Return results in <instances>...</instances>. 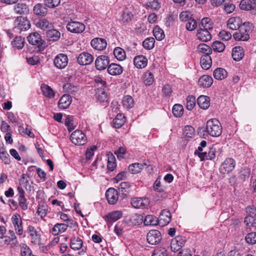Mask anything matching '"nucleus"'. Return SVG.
Masks as SVG:
<instances>
[{"instance_id":"13","label":"nucleus","mask_w":256,"mask_h":256,"mask_svg":"<svg viewBox=\"0 0 256 256\" xmlns=\"http://www.w3.org/2000/svg\"><path fill=\"white\" fill-rule=\"evenodd\" d=\"M150 202L146 198H134L131 200L132 206L137 208H144L148 206Z\"/></svg>"},{"instance_id":"10","label":"nucleus","mask_w":256,"mask_h":256,"mask_svg":"<svg viewBox=\"0 0 256 256\" xmlns=\"http://www.w3.org/2000/svg\"><path fill=\"white\" fill-rule=\"evenodd\" d=\"M186 239L182 236H176L170 243L171 250L174 252H178L185 244Z\"/></svg>"},{"instance_id":"38","label":"nucleus","mask_w":256,"mask_h":256,"mask_svg":"<svg viewBox=\"0 0 256 256\" xmlns=\"http://www.w3.org/2000/svg\"><path fill=\"white\" fill-rule=\"evenodd\" d=\"M214 77L218 80H222L225 78L227 76V72L222 68H217L213 72Z\"/></svg>"},{"instance_id":"59","label":"nucleus","mask_w":256,"mask_h":256,"mask_svg":"<svg viewBox=\"0 0 256 256\" xmlns=\"http://www.w3.org/2000/svg\"><path fill=\"white\" fill-rule=\"evenodd\" d=\"M197 27V22L196 20L192 18L189 19L186 25V29L188 31H192Z\"/></svg>"},{"instance_id":"17","label":"nucleus","mask_w":256,"mask_h":256,"mask_svg":"<svg viewBox=\"0 0 256 256\" xmlns=\"http://www.w3.org/2000/svg\"><path fill=\"white\" fill-rule=\"evenodd\" d=\"M216 150L214 147L210 148L208 152H199L198 156L201 161L204 160H212L216 158Z\"/></svg>"},{"instance_id":"25","label":"nucleus","mask_w":256,"mask_h":256,"mask_svg":"<svg viewBox=\"0 0 256 256\" xmlns=\"http://www.w3.org/2000/svg\"><path fill=\"white\" fill-rule=\"evenodd\" d=\"M148 64V60L146 57L142 55L136 56L134 60V64L138 68H145Z\"/></svg>"},{"instance_id":"34","label":"nucleus","mask_w":256,"mask_h":256,"mask_svg":"<svg viewBox=\"0 0 256 256\" xmlns=\"http://www.w3.org/2000/svg\"><path fill=\"white\" fill-rule=\"evenodd\" d=\"M46 36L50 41H57L60 38V33L55 29H51L47 31Z\"/></svg>"},{"instance_id":"11","label":"nucleus","mask_w":256,"mask_h":256,"mask_svg":"<svg viewBox=\"0 0 256 256\" xmlns=\"http://www.w3.org/2000/svg\"><path fill=\"white\" fill-rule=\"evenodd\" d=\"M106 196L110 204H114L118 202V190L113 188H109L106 192Z\"/></svg>"},{"instance_id":"46","label":"nucleus","mask_w":256,"mask_h":256,"mask_svg":"<svg viewBox=\"0 0 256 256\" xmlns=\"http://www.w3.org/2000/svg\"><path fill=\"white\" fill-rule=\"evenodd\" d=\"M114 54L118 60H123L126 58V53L123 49L120 47L116 48L114 50Z\"/></svg>"},{"instance_id":"14","label":"nucleus","mask_w":256,"mask_h":256,"mask_svg":"<svg viewBox=\"0 0 256 256\" xmlns=\"http://www.w3.org/2000/svg\"><path fill=\"white\" fill-rule=\"evenodd\" d=\"M172 219V215L170 210H163L159 216L158 224L162 226H164L168 224Z\"/></svg>"},{"instance_id":"58","label":"nucleus","mask_w":256,"mask_h":256,"mask_svg":"<svg viewBox=\"0 0 256 256\" xmlns=\"http://www.w3.org/2000/svg\"><path fill=\"white\" fill-rule=\"evenodd\" d=\"M48 206L46 204H39L36 212L42 218H44L47 214Z\"/></svg>"},{"instance_id":"31","label":"nucleus","mask_w":256,"mask_h":256,"mask_svg":"<svg viewBox=\"0 0 256 256\" xmlns=\"http://www.w3.org/2000/svg\"><path fill=\"white\" fill-rule=\"evenodd\" d=\"M33 12L34 14L38 16H44L46 14L48 9L42 4H37L34 6Z\"/></svg>"},{"instance_id":"8","label":"nucleus","mask_w":256,"mask_h":256,"mask_svg":"<svg viewBox=\"0 0 256 256\" xmlns=\"http://www.w3.org/2000/svg\"><path fill=\"white\" fill-rule=\"evenodd\" d=\"M54 66L59 69L65 68L68 64V58L64 54H58L54 60Z\"/></svg>"},{"instance_id":"24","label":"nucleus","mask_w":256,"mask_h":256,"mask_svg":"<svg viewBox=\"0 0 256 256\" xmlns=\"http://www.w3.org/2000/svg\"><path fill=\"white\" fill-rule=\"evenodd\" d=\"M20 218V215H14L12 216V224L15 228L16 232L18 235H22L23 231L22 228V220Z\"/></svg>"},{"instance_id":"54","label":"nucleus","mask_w":256,"mask_h":256,"mask_svg":"<svg viewBox=\"0 0 256 256\" xmlns=\"http://www.w3.org/2000/svg\"><path fill=\"white\" fill-rule=\"evenodd\" d=\"M12 44L18 49L22 48L24 46V39L21 36H16L12 41Z\"/></svg>"},{"instance_id":"1","label":"nucleus","mask_w":256,"mask_h":256,"mask_svg":"<svg viewBox=\"0 0 256 256\" xmlns=\"http://www.w3.org/2000/svg\"><path fill=\"white\" fill-rule=\"evenodd\" d=\"M252 24L245 22L241 25L238 31L233 34L234 38L237 40L246 41L250 38V32L252 30Z\"/></svg>"},{"instance_id":"9","label":"nucleus","mask_w":256,"mask_h":256,"mask_svg":"<svg viewBox=\"0 0 256 256\" xmlns=\"http://www.w3.org/2000/svg\"><path fill=\"white\" fill-rule=\"evenodd\" d=\"M122 216V212L120 210H115L108 213L104 218L108 226H110L112 222H115L120 218Z\"/></svg>"},{"instance_id":"51","label":"nucleus","mask_w":256,"mask_h":256,"mask_svg":"<svg viewBox=\"0 0 256 256\" xmlns=\"http://www.w3.org/2000/svg\"><path fill=\"white\" fill-rule=\"evenodd\" d=\"M155 40L153 38H148L142 42L143 46L147 50L152 49L154 46Z\"/></svg>"},{"instance_id":"62","label":"nucleus","mask_w":256,"mask_h":256,"mask_svg":"<svg viewBox=\"0 0 256 256\" xmlns=\"http://www.w3.org/2000/svg\"><path fill=\"white\" fill-rule=\"evenodd\" d=\"M250 170L247 167L242 168L240 170V178L243 180L248 179L250 176Z\"/></svg>"},{"instance_id":"43","label":"nucleus","mask_w":256,"mask_h":256,"mask_svg":"<svg viewBox=\"0 0 256 256\" xmlns=\"http://www.w3.org/2000/svg\"><path fill=\"white\" fill-rule=\"evenodd\" d=\"M64 90L72 94H75L79 90V88L70 83H66L63 86Z\"/></svg>"},{"instance_id":"35","label":"nucleus","mask_w":256,"mask_h":256,"mask_svg":"<svg viewBox=\"0 0 256 256\" xmlns=\"http://www.w3.org/2000/svg\"><path fill=\"white\" fill-rule=\"evenodd\" d=\"M200 64L204 70H208L212 65V58L208 54H204L200 58Z\"/></svg>"},{"instance_id":"28","label":"nucleus","mask_w":256,"mask_h":256,"mask_svg":"<svg viewBox=\"0 0 256 256\" xmlns=\"http://www.w3.org/2000/svg\"><path fill=\"white\" fill-rule=\"evenodd\" d=\"M198 106L203 110L207 109L210 105V98L208 96L202 95L197 99Z\"/></svg>"},{"instance_id":"47","label":"nucleus","mask_w":256,"mask_h":256,"mask_svg":"<svg viewBox=\"0 0 256 256\" xmlns=\"http://www.w3.org/2000/svg\"><path fill=\"white\" fill-rule=\"evenodd\" d=\"M195 130L194 128L190 126H186L184 127L182 135L186 138H192L194 136Z\"/></svg>"},{"instance_id":"64","label":"nucleus","mask_w":256,"mask_h":256,"mask_svg":"<svg viewBox=\"0 0 256 256\" xmlns=\"http://www.w3.org/2000/svg\"><path fill=\"white\" fill-rule=\"evenodd\" d=\"M152 256H168L167 250L164 248L156 249Z\"/></svg>"},{"instance_id":"7","label":"nucleus","mask_w":256,"mask_h":256,"mask_svg":"<svg viewBox=\"0 0 256 256\" xmlns=\"http://www.w3.org/2000/svg\"><path fill=\"white\" fill-rule=\"evenodd\" d=\"M147 241L150 244H156L162 240L160 232L158 230H150L147 234Z\"/></svg>"},{"instance_id":"29","label":"nucleus","mask_w":256,"mask_h":256,"mask_svg":"<svg viewBox=\"0 0 256 256\" xmlns=\"http://www.w3.org/2000/svg\"><path fill=\"white\" fill-rule=\"evenodd\" d=\"M27 232L30 234L32 242L36 244L40 242V234L33 226H29L28 227Z\"/></svg>"},{"instance_id":"55","label":"nucleus","mask_w":256,"mask_h":256,"mask_svg":"<svg viewBox=\"0 0 256 256\" xmlns=\"http://www.w3.org/2000/svg\"><path fill=\"white\" fill-rule=\"evenodd\" d=\"M161 6L160 3L156 0L147 2L146 5V9L151 8L154 10H158Z\"/></svg>"},{"instance_id":"36","label":"nucleus","mask_w":256,"mask_h":256,"mask_svg":"<svg viewBox=\"0 0 256 256\" xmlns=\"http://www.w3.org/2000/svg\"><path fill=\"white\" fill-rule=\"evenodd\" d=\"M41 90L43 95L46 97L52 98L54 96L55 94L53 90L48 85L46 84H42Z\"/></svg>"},{"instance_id":"40","label":"nucleus","mask_w":256,"mask_h":256,"mask_svg":"<svg viewBox=\"0 0 256 256\" xmlns=\"http://www.w3.org/2000/svg\"><path fill=\"white\" fill-rule=\"evenodd\" d=\"M14 10L18 14H24L28 12V8L25 4L18 3L14 6Z\"/></svg>"},{"instance_id":"16","label":"nucleus","mask_w":256,"mask_h":256,"mask_svg":"<svg viewBox=\"0 0 256 256\" xmlns=\"http://www.w3.org/2000/svg\"><path fill=\"white\" fill-rule=\"evenodd\" d=\"M91 46L95 50H102L105 49L107 46V43L104 39L96 38L91 41Z\"/></svg>"},{"instance_id":"39","label":"nucleus","mask_w":256,"mask_h":256,"mask_svg":"<svg viewBox=\"0 0 256 256\" xmlns=\"http://www.w3.org/2000/svg\"><path fill=\"white\" fill-rule=\"evenodd\" d=\"M68 226L65 224H56L52 228V234L54 236H56L64 232L66 230Z\"/></svg>"},{"instance_id":"3","label":"nucleus","mask_w":256,"mask_h":256,"mask_svg":"<svg viewBox=\"0 0 256 256\" xmlns=\"http://www.w3.org/2000/svg\"><path fill=\"white\" fill-rule=\"evenodd\" d=\"M30 26V22L24 17L20 16L17 17L14 22V30L18 32L28 30Z\"/></svg>"},{"instance_id":"30","label":"nucleus","mask_w":256,"mask_h":256,"mask_svg":"<svg viewBox=\"0 0 256 256\" xmlns=\"http://www.w3.org/2000/svg\"><path fill=\"white\" fill-rule=\"evenodd\" d=\"M212 82V78L208 75L202 76L200 78L198 81V84L204 88H208L210 86Z\"/></svg>"},{"instance_id":"12","label":"nucleus","mask_w":256,"mask_h":256,"mask_svg":"<svg viewBox=\"0 0 256 256\" xmlns=\"http://www.w3.org/2000/svg\"><path fill=\"white\" fill-rule=\"evenodd\" d=\"M110 60L107 56L102 55L98 56L95 60V66L98 70H103L108 66Z\"/></svg>"},{"instance_id":"26","label":"nucleus","mask_w":256,"mask_h":256,"mask_svg":"<svg viewBox=\"0 0 256 256\" xmlns=\"http://www.w3.org/2000/svg\"><path fill=\"white\" fill-rule=\"evenodd\" d=\"M28 42L32 45L40 46L42 44V40L38 32H34L27 37Z\"/></svg>"},{"instance_id":"45","label":"nucleus","mask_w":256,"mask_h":256,"mask_svg":"<svg viewBox=\"0 0 256 256\" xmlns=\"http://www.w3.org/2000/svg\"><path fill=\"white\" fill-rule=\"evenodd\" d=\"M144 222L146 226H156L158 224V220L157 218L154 217L152 215H147L144 218Z\"/></svg>"},{"instance_id":"20","label":"nucleus","mask_w":256,"mask_h":256,"mask_svg":"<svg viewBox=\"0 0 256 256\" xmlns=\"http://www.w3.org/2000/svg\"><path fill=\"white\" fill-rule=\"evenodd\" d=\"M107 70L110 74L112 76H117L122 74L123 68L120 64L115 63H112L108 66Z\"/></svg>"},{"instance_id":"60","label":"nucleus","mask_w":256,"mask_h":256,"mask_svg":"<svg viewBox=\"0 0 256 256\" xmlns=\"http://www.w3.org/2000/svg\"><path fill=\"white\" fill-rule=\"evenodd\" d=\"M180 19L182 22H187L192 18V14L189 11H183L180 14Z\"/></svg>"},{"instance_id":"52","label":"nucleus","mask_w":256,"mask_h":256,"mask_svg":"<svg viewBox=\"0 0 256 256\" xmlns=\"http://www.w3.org/2000/svg\"><path fill=\"white\" fill-rule=\"evenodd\" d=\"M144 81L146 85H151L154 81L153 74L149 71L146 72L144 76Z\"/></svg>"},{"instance_id":"19","label":"nucleus","mask_w":256,"mask_h":256,"mask_svg":"<svg viewBox=\"0 0 256 256\" xmlns=\"http://www.w3.org/2000/svg\"><path fill=\"white\" fill-rule=\"evenodd\" d=\"M240 8L244 10H254L256 8V0H242Z\"/></svg>"},{"instance_id":"2","label":"nucleus","mask_w":256,"mask_h":256,"mask_svg":"<svg viewBox=\"0 0 256 256\" xmlns=\"http://www.w3.org/2000/svg\"><path fill=\"white\" fill-rule=\"evenodd\" d=\"M206 132L212 136H220L222 132V126L220 122L215 118L208 120L206 122Z\"/></svg>"},{"instance_id":"18","label":"nucleus","mask_w":256,"mask_h":256,"mask_svg":"<svg viewBox=\"0 0 256 256\" xmlns=\"http://www.w3.org/2000/svg\"><path fill=\"white\" fill-rule=\"evenodd\" d=\"M242 24V20L238 16L232 17L227 22L228 26L232 30L238 29Z\"/></svg>"},{"instance_id":"53","label":"nucleus","mask_w":256,"mask_h":256,"mask_svg":"<svg viewBox=\"0 0 256 256\" xmlns=\"http://www.w3.org/2000/svg\"><path fill=\"white\" fill-rule=\"evenodd\" d=\"M245 240L249 244H256V232H252L248 234L245 236Z\"/></svg>"},{"instance_id":"15","label":"nucleus","mask_w":256,"mask_h":256,"mask_svg":"<svg viewBox=\"0 0 256 256\" xmlns=\"http://www.w3.org/2000/svg\"><path fill=\"white\" fill-rule=\"evenodd\" d=\"M94 60L93 56L88 52H82L77 58L78 63L82 66L90 64Z\"/></svg>"},{"instance_id":"27","label":"nucleus","mask_w":256,"mask_h":256,"mask_svg":"<svg viewBox=\"0 0 256 256\" xmlns=\"http://www.w3.org/2000/svg\"><path fill=\"white\" fill-rule=\"evenodd\" d=\"M9 236H6L4 238V242L7 244L10 245L12 247L16 246L18 244V240L14 232L12 230H9Z\"/></svg>"},{"instance_id":"61","label":"nucleus","mask_w":256,"mask_h":256,"mask_svg":"<svg viewBox=\"0 0 256 256\" xmlns=\"http://www.w3.org/2000/svg\"><path fill=\"white\" fill-rule=\"evenodd\" d=\"M201 26L203 28L212 30V28L211 20L208 18H204L202 20Z\"/></svg>"},{"instance_id":"50","label":"nucleus","mask_w":256,"mask_h":256,"mask_svg":"<svg viewBox=\"0 0 256 256\" xmlns=\"http://www.w3.org/2000/svg\"><path fill=\"white\" fill-rule=\"evenodd\" d=\"M196 104V98L194 96L190 95L187 97L186 107L188 110H192L195 106Z\"/></svg>"},{"instance_id":"63","label":"nucleus","mask_w":256,"mask_h":256,"mask_svg":"<svg viewBox=\"0 0 256 256\" xmlns=\"http://www.w3.org/2000/svg\"><path fill=\"white\" fill-rule=\"evenodd\" d=\"M44 2L46 6L54 8L60 4V0H44Z\"/></svg>"},{"instance_id":"57","label":"nucleus","mask_w":256,"mask_h":256,"mask_svg":"<svg viewBox=\"0 0 256 256\" xmlns=\"http://www.w3.org/2000/svg\"><path fill=\"white\" fill-rule=\"evenodd\" d=\"M212 47L214 52H220L224 50L225 46L221 42L216 41L213 42Z\"/></svg>"},{"instance_id":"22","label":"nucleus","mask_w":256,"mask_h":256,"mask_svg":"<svg viewBox=\"0 0 256 256\" xmlns=\"http://www.w3.org/2000/svg\"><path fill=\"white\" fill-rule=\"evenodd\" d=\"M72 102L71 97L69 94H64L58 101V106L60 109L64 110L68 108Z\"/></svg>"},{"instance_id":"6","label":"nucleus","mask_w":256,"mask_h":256,"mask_svg":"<svg viewBox=\"0 0 256 256\" xmlns=\"http://www.w3.org/2000/svg\"><path fill=\"white\" fill-rule=\"evenodd\" d=\"M66 28L68 31L76 34L82 33L85 30V26L84 24L72 20L67 24Z\"/></svg>"},{"instance_id":"37","label":"nucleus","mask_w":256,"mask_h":256,"mask_svg":"<svg viewBox=\"0 0 256 256\" xmlns=\"http://www.w3.org/2000/svg\"><path fill=\"white\" fill-rule=\"evenodd\" d=\"M97 100L100 102H104L108 101V95L104 88H98L96 93Z\"/></svg>"},{"instance_id":"41","label":"nucleus","mask_w":256,"mask_h":256,"mask_svg":"<svg viewBox=\"0 0 256 256\" xmlns=\"http://www.w3.org/2000/svg\"><path fill=\"white\" fill-rule=\"evenodd\" d=\"M122 102L124 108L127 110L134 107V104L132 98L128 95L126 96L123 98Z\"/></svg>"},{"instance_id":"5","label":"nucleus","mask_w":256,"mask_h":256,"mask_svg":"<svg viewBox=\"0 0 256 256\" xmlns=\"http://www.w3.org/2000/svg\"><path fill=\"white\" fill-rule=\"evenodd\" d=\"M235 166V160L232 158H227L220 164V172L222 174H228L234 169Z\"/></svg>"},{"instance_id":"21","label":"nucleus","mask_w":256,"mask_h":256,"mask_svg":"<svg viewBox=\"0 0 256 256\" xmlns=\"http://www.w3.org/2000/svg\"><path fill=\"white\" fill-rule=\"evenodd\" d=\"M34 24L37 28L42 30H46L52 27V22H50L47 19L44 18L36 20Z\"/></svg>"},{"instance_id":"32","label":"nucleus","mask_w":256,"mask_h":256,"mask_svg":"<svg viewBox=\"0 0 256 256\" xmlns=\"http://www.w3.org/2000/svg\"><path fill=\"white\" fill-rule=\"evenodd\" d=\"M244 56L243 48L240 46H236L232 49V56L236 61H239Z\"/></svg>"},{"instance_id":"44","label":"nucleus","mask_w":256,"mask_h":256,"mask_svg":"<svg viewBox=\"0 0 256 256\" xmlns=\"http://www.w3.org/2000/svg\"><path fill=\"white\" fill-rule=\"evenodd\" d=\"M82 240L79 238H73L70 240V248L74 250H80L82 246Z\"/></svg>"},{"instance_id":"42","label":"nucleus","mask_w":256,"mask_h":256,"mask_svg":"<svg viewBox=\"0 0 256 256\" xmlns=\"http://www.w3.org/2000/svg\"><path fill=\"white\" fill-rule=\"evenodd\" d=\"M146 164H140L138 162L131 164L128 166V170L132 174H136L140 172L143 169Z\"/></svg>"},{"instance_id":"4","label":"nucleus","mask_w":256,"mask_h":256,"mask_svg":"<svg viewBox=\"0 0 256 256\" xmlns=\"http://www.w3.org/2000/svg\"><path fill=\"white\" fill-rule=\"evenodd\" d=\"M72 142L76 145H84L86 142L87 139L86 135L81 130L74 131L70 136Z\"/></svg>"},{"instance_id":"56","label":"nucleus","mask_w":256,"mask_h":256,"mask_svg":"<svg viewBox=\"0 0 256 256\" xmlns=\"http://www.w3.org/2000/svg\"><path fill=\"white\" fill-rule=\"evenodd\" d=\"M65 124L68 127L69 132L72 131L76 127L72 116H68L65 120Z\"/></svg>"},{"instance_id":"33","label":"nucleus","mask_w":256,"mask_h":256,"mask_svg":"<svg viewBox=\"0 0 256 256\" xmlns=\"http://www.w3.org/2000/svg\"><path fill=\"white\" fill-rule=\"evenodd\" d=\"M125 116L122 113H118L113 120L114 127L116 128L122 127L125 122Z\"/></svg>"},{"instance_id":"49","label":"nucleus","mask_w":256,"mask_h":256,"mask_svg":"<svg viewBox=\"0 0 256 256\" xmlns=\"http://www.w3.org/2000/svg\"><path fill=\"white\" fill-rule=\"evenodd\" d=\"M198 49L200 52L204 54H208L210 56L212 52L211 48L204 43L200 44L198 46Z\"/></svg>"},{"instance_id":"23","label":"nucleus","mask_w":256,"mask_h":256,"mask_svg":"<svg viewBox=\"0 0 256 256\" xmlns=\"http://www.w3.org/2000/svg\"><path fill=\"white\" fill-rule=\"evenodd\" d=\"M198 38L202 42H208L210 40L212 36L208 30L200 28L196 34Z\"/></svg>"},{"instance_id":"48","label":"nucleus","mask_w":256,"mask_h":256,"mask_svg":"<svg viewBox=\"0 0 256 256\" xmlns=\"http://www.w3.org/2000/svg\"><path fill=\"white\" fill-rule=\"evenodd\" d=\"M153 34L158 40H162L165 36L164 30L158 26L154 28Z\"/></svg>"}]
</instances>
